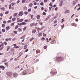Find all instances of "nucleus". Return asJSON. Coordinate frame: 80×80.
I'll return each instance as SVG.
<instances>
[{"label":"nucleus","mask_w":80,"mask_h":80,"mask_svg":"<svg viewBox=\"0 0 80 80\" xmlns=\"http://www.w3.org/2000/svg\"><path fill=\"white\" fill-rule=\"evenodd\" d=\"M56 60L57 62H62L64 60V57L62 56H59L56 58Z\"/></svg>","instance_id":"nucleus-1"},{"label":"nucleus","mask_w":80,"mask_h":80,"mask_svg":"<svg viewBox=\"0 0 80 80\" xmlns=\"http://www.w3.org/2000/svg\"><path fill=\"white\" fill-rule=\"evenodd\" d=\"M6 74L8 77H12V72L8 71L6 72Z\"/></svg>","instance_id":"nucleus-2"},{"label":"nucleus","mask_w":80,"mask_h":80,"mask_svg":"<svg viewBox=\"0 0 80 80\" xmlns=\"http://www.w3.org/2000/svg\"><path fill=\"white\" fill-rule=\"evenodd\" d=\"M51 72L52 75H55V74H56V70L54 68H52L51 70Z\"/></svg>","instance_id":"nucleus-3"},{"label":"nucleus","mask_w":80,"mask_h":80,"mask_svg":"<svg viewBox=\"0 0 80 80\" xmlns=\"http://www.w3.org/2000/svg\"><path fill=\"white\" fill-rule=\"evenodd\" d=\"M3 46H4V43L3 42L0 45V48H0V51L1 50H3L4 48Z\"/></svg>","instance_id":"nucleus-4"},{"label":"nucleus","mask_w":80,"mask_h":80,"mask_svg":"<svg viewBox=\"0 0 80 80\" xmlns=\"http://www.w3.org/2000/svg\"><path fill=\"white\" fill-rule=\"evenodd\" d=\"M19 16H22L23 15V11H20L19 12Z\"/></svg>","instance_id":"nucleus-5"},{"label":"nucleus","mask_w":80,"mask_h":80,"mask_svg":"<svg viewBox=\"0 0 80 80\" xmlns=\"http://www.w3.org/2000/svg\"><path fill=\"white\" fill-rule=\"evenodd\" d=\"M10 51H11V52H9V53H12V52H15V49L13 48H11L10 49Z\"/></svg>","instance_id":"nucleus-6"},{"label":"nucleus","mask_w":80,"mask_h":80,"mask_svg":"<svg viewBox=\"0 0 80 80\" xmlns=\"http://www.w3.org/2000/svg\"><path fill=\"white\" fill-rule=\"evenodd\" d=\"M12 40V38H6L5 39V41L6 42H8V41H11Z\"/></svg>","instance_id":"nucleus-7"},{"label":"nucleus","mask_w":80,"mask_h":80,"mask_svg":"<svg viewBox=\"0 0 80 80\" xmlns=\"http://www.w3.org/2000/svg\"><path fill=\"white\" fill-rule=\"evenodd\" d=\"M0 68H2V70H3L5 68V67L3 65L0 66Z\"/></svg>","instance_id":"nucleus-8"},{"label":"nucleus","mask_w":80,"mask_h":80,"mask_svg":"<svg viewBox=\"0 0 80 80\" xmlns=\"http://www.w3.org/2000/svg\"><path fill=\"white\" fill-rule=\"evenodd\" d=\"M36 17L37 18V19H38V20H39L40 19V15L38 14V15Z\"/></svg>","instance_id":"nucleus-9"},{"label":"nucleus","mask_w":80,"mask_h":80,"mask_svg":"<svg viewBox=\"0 0 80 80\" xmlns=\"http://www.w3.org/2000/svg\"><path fill=\"white\" fill-rule=\"evenodd\" d=\"M18 31L19 32H22V30L21 28H19L18 29Z\"/></svg>","instance_id":"nucleus-10"},{"label":"nucleus","mask_w":80,"mask_h":80,"mask_svg":"<svg viewBox=\"0 0 80 80\" xmlns=\"http://www.w3.org/2000/svg\"><path fill=\"white\" fill-rule=\"evenodd\" d=\"M70 10H66L65 12H64V13H70Z\"/></svg>","instance_id":"nucleus-11"},{"label":"nucleus","mask_w":80,"mask_h":80,"mask_svg":"<svg viewBox=\"0 0 80 80\" xmlns=\"http://www.w3.org/2000/svg\"><path fill=\"white\" fill-rule=\"evenodd\" d=\"M42 29H43V28H38V29H37V30L38 31V33H39V32H39V31H40H40H41V30H42Z\"/></svg>","instance_id":"nucleus-12"},{"label":"nucleus","mask_w":80,"mask_h":80,"mask_svg":"<svg viewBox=\"0 0 80 80\" xmlns=\"http://www.w3.org/2000/svg\"><path fill=\"white\" fill-rule=\"evenodd\" d=\"M23 19H20V20L18 21H17L18 22H23Z\"/></svg>","instance_id":"nucleus-13"},{"label":"nucleus","mask_w":80,"mask_h":80,"mask_svg":"<svg viewBox=\"0 0 80 80\" xmlns=\"http://www.w3.org/2000/svg\"><path fill=\"white\" fill-rule=\"evenodd\" d=\"M4 65H6V66L7 67H8V62H6L4 63Z\"/></svg>","instance_id":"nucleus-14"},{"label":"nucleus","mask_w":80,"mask_h":80,"mask_svg":"<svg viewBox=\"0 0 80 80\" xmlns=\"http://www.w3.org/2000/svg\"><path fill=\"white\" fill-rule=\"evenodd\" d=\"M72 26H74V27H76L77 26V24L75 23H72L71 24Z\"/></svg>","instance_id":"nucleus-15"},{"label":"nucleus","mask_w":80,"mask_h":80,"mask_svg":"<svg viewBox=\"0 0 80 80\" xmlns=\"http://www.w3.org/2000/svg\"><path fill=\"white\" fill-rule=\"evenodd\" d=\"M7 47V51H9L11 47L9 46H8Z\"/></svg>","instance_id":"nucleus-16"},{"label":"nucleus","mask_w":80,"mask_h":80,"mask_svg":"<svg viewBox=\"0 0 80 80\" xmlns=\"http://www.w3.org/2000/svg\"><path fill=\"white\" fill-rule=\"evenodd\" d=\"M16 4V3L15 2H12L11 3L12 6L13 7V6H14Z\"/></svg>","instance_id":"nucleus-17"},{"label":"nucleus","mask_w":80,"mask_h":80,"mask_svg":"<svg viewBox=\"0 0 80 80\" xmlns=\"http://www.w3.org/2000/svg\"><path fill=\"white\" fill-rule=\"evenodd\" d=\"M38 36L39 37H40L42 36V33H41V32L40 33L38 34Z\"/></svg>","instance_id":"nucleus-18"},{"label":"nucleus","mask_w":80,"mask_h":80,"mask_svg":"<svg viewBox=\"0 0 80 80\" xmlns=\"http://www.w3.org/2000/svg\"><path fill=\"white\" fill-rule=\"evenodd\" d=\"M10 27L8 26L6 28V30H10Z\"/></svg>","instance_id":"nucleus-19"},{"label":"nucleus","mask_w":80,"mask_h":80,"mask_svg":"<svg viewBox=\"0 0 80 80\" xmlns=\"http://www.w3.org/2000/svg\"><path fill=\"white\" fill-rule=\"evenodd\" d=\"M17 15H18V13L17 12L16 13H14L13 15V16L14 17H16V16H17Z\"/></svg>","instance_id":"nucleus-20"},{"label":"nucleus","mask_w":80,"mask_h":80,"mask_svg":"<svg viewBox=\"0 0 80 80\" xmlns=\"http://www.w3.org/2000/svg\"><path fill=\"white\" fill-rule=\"evenodd\" d=\"M15 20H16V18H13L12 19V22H14Z\"/></svg>","instance_id":"nucleus-21"},{"label":"nucleus","mask_w":80,"mask_h":80,"mask_svg":"<svg viewBox=\"0 0 80 80\" xmlns=\"http://www.w3.org/2000/svg\"><path fill=\"white\" fill-rule=\"evenodd\" d=\"M14 25H15V22H13V23H11L10 24V26L11 27H13V26H14Z\"/></svg>","instance_id":"nucleus-22"},{"label":"nucleus","mask_w":80,"mask_h":80,"mask_svg":"<svg viewBox=\"0 0 80 80\" xmlns=\"http://www.w3.org/2000/svg\"><path fill=\"white\" fill-rule=\"evenodd\" d=\"M17 75V73L16 72H14L13 73V77H16Z\"/></svg>","instance_id":"nucleus-23"},{"label":"nucleus","mask_w":80,"mask_h":80,"mask_svg":"<svg viewBox=\"0 0 80 80\" xmlns=\"http://www.w3.org/2000/svg\"><path fill=\"white\" fill-rule=\"evenodd\" d=\"M32 6H33V4H32V3H30L29 4V7H32Z\"/></svg>","instance_id":"nucleus-24"},{"label":"nucleus","mask_w":80,"mask_h":80,"mask_svg":"<svg viewBox=\"0 0 80 80\" xmlns=\"http://www.w3.org/2000/svg\"><path fill=\"white\" fill-rule=\"evenodd\" d=\"M49 19H50V17L49 16H48V17L46 19L45 21H47V20H49Z\"/></svg>","instance_id":"nucleus-25"},{"label":"nucleus","mask_w":80,"mask_h":80,"mask_svg":"<svg viewBox=\"0 0 80 80\" xmlns=\"http://www.w3.org/2000/svg\"><path fill=\"white\" fill-rule=\"evenodd\" d=\"M21 24L22 25H26V23H25V22H21Z\"/></svg>","instance_id":"nucleus-26"},{"label":"nucleus","mask_w":80,"mask_h":80,"mask_svg":"<svg viewBox=\"0 0 80 80\" xmlns=\"http://www.w3.org/2000/svg\"><path fill=\"white\" fill-rule=\"evenodd\" d=\"M36 31L37 30H36L34 29L32 30V32L33 33H35L36 32Z\"/></svg>","instance_id":"nucleus-27"},{"label":"nucleus","mask_w":80,"mask_h":80,"mask_svg":"<svg viewBox=\"0 0 80 80\" xmlns=\"http://www.w3.org/2000/svg\"><path fill=\"white\" fill-rule=\"evenodd\" d=\"M12 7V5L9 4V9H11Z\"/></svg>","instance_id":"nucleus-28"},{"label":"nucleus","mask_w":80,"mask_h":80,"mask_svg":"<svg viewBox=\"0 0 80 80\" xmlns=\"http://www.w3.org/2000/svg\"><path fill=\"white\" fill-rule=\"evenodd\" d=\"M24 13L25 15H27L28 14V12L25 11L24 12Z\"/></svg>","instance_id":"nucleus-29"},{"label":"nucleus","mask_w":80,"mask_h":80,"mask_svg":"<svg viewBox=\"0 0 80 80\" xmlns=\"http://www.w3.org/2000/svg\"><path fill=\"white\" fill-rule=\"evenodd\" d=\"M13 33L14 34H17V31H13Z\"/></svg>","instance_id":"nucleus-30"},{"label":"nucleus","mask_w":80,"mask_h":80,"mask_svg":"<svg viewBox=\"0 0 80 80\" xmlns=\"http://www.w3.org/2000/svg\"><path fill=\"white\" fill-rule=\"evenodd\" d=\"M4 44L5 45L7 46L8 45L7 42H4Z\"/></svg>","instance_id":"nucleus-31"},{"label":"nucleus","mask_w":80,"mask_h":80,"mask_svg":"<svg viewBox=\"0 0 80 80\" xmlns=\"http://www.w3.org/2000/svg\"><path fill=\"white\" fill-rule=\"evenodd\" d=\"M43 37H46L47 36V34H45V33H43Z\"/></svg>","instance_id":"nucleus-32"},{"label":"nucleus","mask_w":80,"mask_h":80,"mask_svg":"<svg viewBox=\"0 0 80 80\" xmlns=\"http://www.w3.org/2000/svg\"><path fill=\"white\" fill-rule=\"evenodd\" d=\"M34 25V23H32L30 25V26H31V27H32Z\"/></svg>","instance_id":"nucleus-33"},{"label":"nucleus","mask_w":80,"mask_h":80,"mask_svg":"<svg viewBox=\"0 0 80 80\" xmlns=\"http://www.w3.org/2000/svg\"><path fill=\"white\" fill-rule=\"evenodd\" d=\"M1 9L2 11H5V8L4 7H2L1 8Z\"/></svg>","instance_id":"nucleus-34"},{"label":"nucleus","mask_w":80,"mask_h":80,"mask_svg":"<svg viewBox=\"0 0 80 80\" xmlns=\"http://www.w3.org/2000/svg\"><path fill=\"white\" fill-rule=\"evenodd\" d=\"M34 39H35V38H32L30 39V41L31 42V41H32V40H34Z\"/></svg>","instance_id":"nucleus-35"},{"label":"nucleus","mask_w":80,"mask_h":80,"mask_svg":"<svg viewBox=\"0 0 80 80\" xmlns=\"http://www.w3.org/2000/svg\"><path fill=\"white\" fill-rule=\"evenodd\" d=\"M55 41H52V42H50L51 44H53L54 43V42H55Z\"/></svg>","instance_id":"nucleus-36"},{"label":"nucleus","mask_w":80,"mask_h":80,"mask_svg":"<svg viewBox=\"0 0 80 80\" xmlns=\"http://www.w3.org/2000/svg\"><path fill=\"white\" fill-rule=\"evenodd\" d=\"M7 61V60L6 59H4V60H2V62L4 63V62H6Z\"/></svg>","instance_id":"nucleus-37"},{"label":"nucleus","mask_w":80,"mask_h":80,"mask_svg":"<svg viewBox=\"0 0 80 80\" xmlns=\"http://www.w3.org/2000/svg\"><path fill=\"white\" fill-rule=\"evenodd\" d=\"M19 47L18 46H14V48H19Z\"/></svg>","instance_id":"nucleus-38"},{"label":"nucleus","mask_w":80,"mask_h":80,"mask_svg":"<svg viewBox=\"0 0 80 80\" xmlns=\"http://www.w3.org/2000/svg\"><path fill=\"white\" fill-rule=\"evenodd\" d=\"M26 2V0H22V3H24Z\"/></svg>","instance_id":"nucleus-39"},{"label":"nucleus","mask_w":80,"mask_h":80,"mask_svg":"<svg viewBox=\"0 0 80 80\" xmlns=\"http://www.w3.org/2000/svg\"><path fill=\"white\" fill-rule=\"evenodd\" d=\"M18 28V26L16 25L15 28V29H17Z\"/></svg>","instance_id":"nucleus-40"},{"label":"nucleus","mask_w":80,"mask_h":80,"mask_svg":"<svg viewBox=\"0 0 80 80\" xmlns=\"http://www.w3.org/2000/svg\"><path fill=\"white\" fill-rule=\"evenodd\" d=\"M2 32H3L4 33V32H5V29H3L2 30Z\"/></svg>","instance_id":"nucleus-41"},{"label":"nucleus","mask_w":80,"mask_h":80,"mask_svg":"<svg viewBox=\"0 0 80 80\" xmlns=\"http://www.w3.org/2000/svg\"><path fill=\"white\" fill-rule=\"evenodd\" d=\"M0 17H3V14L2 13H0Z\"/></svg>","instance_id":"nucleus-42"},{"label":"nucleus","mask_w":80,"mask_h":80,"mask_svg":"<svg viewBox=\"0 0 80 80\" xmlns=\"http://www.w3.org/2000/svg\"><path fill=\"white\" fill-rule=\"evenodd\" d=\"M55 18H56V17L53 18H52V19H51V20H52V21H53V20H55Z\"/></svg>","instance_id":"nucleus-43"},{"label":"nucleus","mask_w":80,"mask_h":80,"mask_svg":"<svg viewBox=\"0 0 80 80\" xmlns=\"http://www.w3.org/2000/svg\"><path fill=\"white\" fill-rule=\"evenodd\" d=\"M9 13V11H6L5 12V14H6V15H7V14H8V13Z\"/></svg>","instance_id":"nucleus-44"},{"label":"nucleus","mask_w":80,"mask_h":80,"mask_svg":"<svg viewBox=\"0 0 80 80\" xmlns=\"http://www.w3.org/2000/svg\"><path fill=\"white\" fill-rule=\"evenodd\" d=\"M42 15H46V13H45V12H43L42 13Z\"/></svg>","instance_id":"nucleus-45"},{"label":"nucleus","mask_w":80,"mask_h":80,"mask_svg":"<svg viewBox=\"0 0 80 80\" xmlns=\"http://www.w3.org/2000/svg\"><path fill=\"white\" fill-rule=\"evenodd\" d=\"M36 53H40V50H39V51L36 50Z\"/></svg>","instance_id":"nucleus-46"},{"label":"nucleus","mask_w":80,"mask_h":80,"mask_svg":"<svg viewBox=\"0 0 80 80\" xmlns=\"http://www.w3.org/2000/svg\"><path fill=\"white\" fill-rule=\"evenodd\" d=\"M5 25L4 24H2V27L4 28V27H5Z\"/></svg>","instance_id":"nucleus-47"},{"label":"nucleus","mask_w":80,"mask_h":80,"mask_svg":"<svg viewBox=\"0 0 80 80\" xmlns=\"http://www.w3.org/2000/svg\"><path fill=\"white\" fill-rule=\"evenodd\" d=\"M27 29V27H25L23 29V31H25Z\"/></svg>","instance_id":"nucleus-48"},{"label":"nucleus","mask_w":80,"mask_h":80,"mask_svg":"<svg viewBox=\"0 0 80 80\" xmlns=\"http://www.w3.org/2000/svg\"><path fill=\"white\" fill-rule=\"evenodd\" d=\"M8 23H11L12 22V21L10 20H9L8 22Z\"/></svg>","instance_id":"nucleus-49"},{"label":"nucleus","mask_w":80,"mask_h":80,"mask_svg":"<svg viewBox=\"0 0 80 80\" xmlns=\"http://www.w3.org/2000/svg\"><path fill=\"white\" fill-rule=\"evenodd\" d=\"M27 45H26L24 46V48L25 49H26V48H27Z\"/></svg>","instance_id":"nucleus-50"},{"label":"nucleus","mask_w":80,"mask_h":80,"mask_svg":"<svg viewBox=\"0 0 80 80\" xmlns=\"http://www.w3.org/2000/svg\"><path fill=\"white\" fill-rule=\"evenodd\" d=\"M31 9L29 8L28 10V12H31Z\"/></svg>","instance_id":"nucleus-51"},{"label":"nucleus","mask_w":80,"mask_h":80,"mask_svg":"<svg viewBox=\"0 0 80 80\" xmlns=\"http://www.w3.org/2000/svg\"><path fill=\"white\" fill-rule=\"evenodd\" d=\"M42 40H45V38L43 37L42 39H41Z\"/></svg>","instance_id":"nucleus-52"},{"label":"nucleus","mask_w":80,"mask_h":80,"mask_svg":"<svg viewBox=\"0 0 80 80\" xmlns=\"http://www.w3.org/2000/svg\"><path fill=\"white\" fill-rule=\"evenodd\" d=\"M52 19H51V20H50L49 21V23H51V22H53V20H52Z\"/></svg>","instance_id":"nucleus-53"},{"label":"nucleus","mask_w":80,"mask_h":80,"mask_svg":"<svg viewBox=\"0 0 80 80\" xmlns=\"http://www.w3.org/2000/svg\"><path fill=\"white\" fill-rule=\"evenodd\" d=\"M63 19H64V18L62 19V21L61 22L62 23H63V22H64L65 21V20H63Z\"/></svg>","instance_id":"nucleus-54"},{"label":"nucleus","mask_w":80,"mask_h":80,"mask_svg":"<svg viewBox=\"0 0 80 80\" xmlns=\"http://www.w3.org/2000/svg\"><path fill=\"white\" fill-rule=\"evenodd\" d=\"M47 48V46H45L44 47V49H46Z\"/></svg>","instance_id":"nucleus-55"},{"label":"nucleus","mask_w":80,"mask_h":80,"mask_svg":"<svg viewBox=\"0 0 80 80\" xmlns=\"http://www.w3.org/2000/svg\"><path fill=\"white\" fill-rule=\"evenodd\" d=\"M40 5H43V2H41L40 3Z\"/></svg>","instance_id":"nucleus-56"},{"label":"nucleus","mask_w":80,"mask_h":80,"mask_svg":"<svg viewBox=\"0 0 80 80\" xmlns=\"http://www.w3.org/2000/svg\"><path fill=\"white\" fill-rule=\"evenodd\" d=\"M62 4V3H60L59 4V6H60V7H62V4Z\"/></svg>","instance_id":"nucleus-57"},{"label":"nucleus","mask_w":80,"mask_h":80,"mask_svg":"<svg viewBox=\"0 0 80 80\" xmlns=\"http://www.w3.org/2000/svg\"><path fill=\"white\" fill-rule=\"evenodd\" d=\"M61 27H62V29L63 28V27H64V25H62L61 26Z\"/></svg>","instance_id":"nucleus-58"},{"label":"nucleus","mask_w":80,"mask_h":80,"mask_svg":"<svg viewBox=\"0 0 80 80\" xmlns=\"http://www.w3.org/2000/svg\"><path fill=\"white\" fill-rule=\"evenodd\" d=\"M33 18V15H32L31 16V19H32Z\"/></svg>","instance_id":"nucleus-59"},{"label":"nucleus","mask_w":80,"mask_h":80,"mask_svg":"<svg viewBox=\"0 0 80 80\" xmlns=\"http://www.w3.org/2000/svg\"><path fill=\"white\" fill-rule=\"evenodd\" d=\"M7 23V22H6V21H3V23L5 24V23Z\"/></svg>","instance_id":"nucleus-60"},{"label":"nucleus","mask_w":80,"mask_h":80,"mask_svg":"<svg viewBox=\"0 0 80 80\" xmlns=\"http://www.w3.org/2000/svg\"><path fill=\"white\" fill-rule=\"evenodd\" d=\"M12 41H15V40H16V38H14L12 39Z\"/></svg>","instance_id":"nucleus-61"},{"label":"nucleus","mask_w":80,"mask_h":80,"mask_svg":"<svg viewBox=\"0 0 80 80\" xmlns=\"http://www.w3.org/2000/svg\"><path fill=\"white\" fill-rule=\"evenodd\" d=\"M11 9L12 10H13L15 9V8H14V7H13L11 8Z\"/></svg>","instance_id":"nucleus-62"},{"label":"nucleus","mask_w":80,"mask_h":80,"mask_svg":"<svg viewBox=\"0 0 80 80\" xmlns=\"http://www.w3.org/2000/svg\"><path fill=\"white\" fill-rule=\"evenodd\" d=\"M18 25H22V23H18Z\"/></svg>","instance_id":"nucleus-63"},{"label":"nucleus","mask_w":80,"mask_h":80,"mask_svg":"<svg viewBox=\"0 0 80 80\" xmlns=\"http://www.w3.org/2000/svg\"><path fill=\"white\" fill-rule=\"evenodd\" d=\"M20 2V1L18 0V1L17 2H16V3H19Z\"/></svg>","instance_id":"nucleus-64"}]
</instances>
